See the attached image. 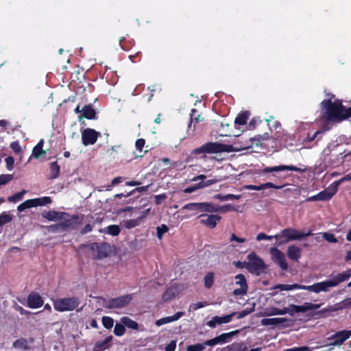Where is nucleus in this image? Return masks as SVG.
Here are the masks:
<instances>
[{
	"label": "nucleus",
	"instance_id": "f257e3e1",
	"mask_svg": "<svg viewBox=\"0 0 351 351\" xmlns=\"http://www.w3.org/2000/svg\"><path fill=\"white\" fill-rule=\"evenodd\" d=\"M321 105L322 119L326 122L323 126L324 130L330 128V122L339 123L351 117V107H344L341 101L335 98L333 95H328Z\"/></svg>",
	"mask_w": 351,
	"mask_h": 351
},
{
	"label": "nucleus",
	"instance_id": "f03ea898",
	"mask_svg": "<svg viewBox=\"0 0 351 351\" xmlns=\"http://www.w3.org/2000/svg\"><path fill=\"white\" fill-rule=\"evenodd\" d=\"M350 278H351V269L332 275L330 279L317 282L319 293L328 292L331 288L338 286L340 283L347 280Z\"/></svg>",
	"mask_w": 351,
	"mask_h": 351
},
{
	"label": "nucleus",
	"instance_id": "7ed1b4c3",
	"mask_svg": "<svg viewBox=\"0 0 351 351\" xmlns=\"http://www.w3.org/2000/svg\"><path fill=\"white\" fill-rule=\"evenodd\" d=\"M54 309L58 312L71 311L75 310L80 305L77 298H62L53 300Z\"/></svg>",
	"mask_w": 351,
	"mask_h": 351
},
{
	"label": "nucleus",
	"instance_id": "20e7f679",
	"mask_svg": "<svg viewBox=\"0 0 351 351\" xmlns=\"http://www.w3.org/2000/svg\"><path fill=\"white\" fill-rule=\"evenodd\" d=\"M245 267L251 273L259 274L265 270L266 265L261 257L254 252H251L247 255V262L245 263Z\"/></svg>",
	"mask_w": 351,
	"mask_h": 351
},
{
	"label": "nucleus",
	"instance_id": "39448f33",
	"mask_svg": "<svg viewBox=\"0 0 351 351\" xmlns=\"http://www.w3.org/2000/svg\"><path fill=\"white\" fill-rule=\"evenodd\" d=\"M278 237H281L285 239V242H287L289 241L294 240H300L304 237L311 235V231L308 230L307 232L304 233L299 230H297L293 228H286L280 231V234H278ZM284 241L280 243L279 244L283 243Z\"/></svg>",
	"mask_w": 351,
	"mask_h": 351
},
{
	"label": "nucleus",
	"instance_id": "423d86ee",
	"mask_svg": "<svg viewBox=\"0 0 351 351\" xmlns=\"http://www.w3.org/2000/svg\"><path fill=\"white\" fill-rule=\"evenodd\" d=\"M51 202V199L49 197L27 199L19 204L17 207V210L19 212H23L27 208L50 204Z\"/></svg>",
	"mask_w": 351,
	"mask_h": 351
},
{
	"label": "nucleus",
	"instance_id": "0eeeda50",
	"mask_svg": "<svg viewBox=\"0 0 351 351\" xmlns=\"http://www.w3.org/2000/svg\"><path fill=\"white\" fill-rule=\"evenodd\" d=\"M274 289H280V291H292L294 289H302L307 290L315 293H319L318 284L315 283L312 285L306 286L301 285L298 284H293V285H284V284H278L274 287Z\"/></svg>",
	"mask_w": 351,
	"mask_h": 351
},
{
	"label": "nucleus",
	"instance_id": "6e6552de",
	"mask_svg": "<svg viewBox=\"0 0 351 351\" xmlns=\"http://www.w3.org/2000/svg\"><path fill=\"white\" fill-rule=\"evenodd\" d=\"M91 250L96 252V257L98 258H106L111 255L114 252V247L108 243H93Z\"/></svg>",
	"mask_w": 351,
	"mask_h": 351
},
{
	"label": "nucleus",
	"instance_id": "1a4fd4ad",
	"mask_svg": "<svg viewBox=\"0 0 351 351\" xmlns=\"http://www.w3.org/2000/svg\"><path fill=\"white\" fill-rule=\"evenodd\" d=\"M271 258L274 263L278 265L282 270H287L288 264L285 255L282 252L276 247H271L269 250Z\"/></svg>",
	"mask_w": 351,
	"mask_h": 351
},
{
	"label": "nucleus",
	"instance_id": "9d476101",
	"mask_svg": "<svg viewBox=\"0 0 351 351\" xmlns=\"http://www.w3.org/2000/svg\"><path fill=\"white\" fill-rule=\"evenodd\" d=\"M100 133L91 128H86L82 132V141L84 145L88 146L96 143Z\"/></svg>",
	"mask_w": 351,
	"mask_h": 351
},
{
	"label": "nucleus",
	"instance_id": "9b49d317",
	"mask_svg": "<svg viewBox=\"0 0 351 351\" xmlns=\"http://www.w3.org/2000/svg\"><path fill=\"white\" fill-rule=\"evenodd\" d=\"M336 185L332 183L326 190L319 193L316 195L310 197L308 201H324L330 199L337 191Z\"/></svg>",
	"mask_w": 351,
	"mask_h": 351
},
{
	"label": "nucleus",
	"instance_id": "f8f14e48",
	"mask_svg": "<svg viewBox=\"0 0 351 351\" xmlns=\"http://www.w3.org/2000/svg\"><path fill=\"white\" fill-rule=\"evenodd\" d=\"M347 340V335L344 330L335 332L328 337L326 341V346H340Z\"/></svg>",
	"mask_w": 351,
	"mask_h": 351
},
{
	"label": "nucleus",
	"instance_id": "ddd939ff",
	"mask_svg": "<svg viewBox=\"0 0 351 351\" xmlns=\"http://www.w3.org/2000/svg\"><path fill=\"white\" fill-rule=\"evenodd\" d=\"M131 300L132 297L130 295H121L108 301L106 304V306L109 308H123L128 304Z\"/></svg>",
	"mask_w": 351,
	"mask_h": 351
},
{
	"label": "nucleus",
	"instance_id": "4468645a",
	"mask_svg": "<svg viewBox=\"0 0 351 351\" xmlns=\"http://www.w3.org/2000/svg\"><path fill=\"white\" fill-rule=\"evenodd\" d=\"M201 224L205 225L210 228H214L218 222L221 220V217L217 215H206L202 214L199 215Z\"/></svg>",
	"mask_w": 351,
	"mask_h": 351
},
{
	"label": "nucleus",
	"instance_id": "2eb2a0df",
	"mask_svg": "<svg viewBox=\"0 0 351 351\" xmlns=\"http://www.w3.org/2000/svg\"><path fill=\"white\" fill-rule=\"evenodd\" d=\"M235 313H232L222 317L214 316L207 322V326L211 328H215L217 326L230 323Z\"/></svg>",
	"mask_w": 351,
	"mask_h": 351
},
{
	"label": "nucleus",
	"instance_id": "dca6fc26",
	"mask_svg": "<svg viewBox=\"0 0 351 351\" xmlns=\"http://www.w3.org/2000/svg\"><path fill=\"white\" fill-rule=\"evenodd\" d=\"M298 171V172H304V169L298 168L295 166L293 165H278L275 167H265L263 170V173H271L276 171Z\"/></svg>",
	"mask_w": 351,
	"mask_h": 351
},
{
	"label": "nucleus",
	"instance_id": "f3484780",
	"mask_svg": "<svg viewBox=\"0 0 351 351\" xmlns=\"http://www.w3.org/2000/svg\"><path fill=\"white\" fill-rule=\"evenodd\" d=\"M269 138L270 136L267 133H265L263 135L256 136L255 137L250 138L249 142H247L243 146L238 148L237 150L249 149L254 145H258L259 144H261L262 142Z\"/></svg>",
	"mask_w": 351,
	"mask_h": 351
},
{
	"label": "nucleus",
	"instance_id": "a211bd4d",
	"mask_svg": "<svg viewBox=\"0 0 351 351\" xmlns=\"http://www.w3.org/2000/svg\"><path fill=\"white\" fill-rule=\"evenodd\" d=\"M34 343L33 338H19L16 339L13 343L12 346L18 350H29Z\"/></svg>",
	"mask_w": 351,
	"mask_h": 351
},
{
	"label": "nucleus",
	"instance_id": "6ab92c4d",
	"mask_svg": "<svg viewBox=\"0 0 351 351\" xmlns=\"http://www.w3.org/2000/svg\"><path fill=\"white\" fill-rule=\"evenodd\" d=\"M27 306L31 308H38L43 305L41 296L36 293H30L27 297Z\"/></svg>",
	"mask_w": 351,
	"mask_h": 351
},
{
	"label": "nucleus",
	"instance_id": "aec40b11",
	"mask_svg": "<svg viewBox=\"0 0 351 351\" xmlns=\"http://www.w3.org/2000/svg\"><path fill=\"white\" fill-rule=\"evenodd\" d=\"M219 151V145L217 143H206L193 151L195 154L214 153Z\"/></svg>",
	"mask_w": 351,
	"mask_h": 351
},
{
	"label": "nucleus",
	"instance_id": "412c9836",
	"mask_svg": "<svg viewBox=\"0 0 351 351\" xmlns=\"http://www.w3.org/2000/svg\"><path fill=\"white\" fill-rule=\"evenodd\" d=\"M289 319L286 317L264 318L261 321V325L265 326H276L287 322Z\"/></svg>",
	"mask_w": 351,
	"mask_h": 351
},
{
	"label": "nucleus",
	"instance_id": "4be33fe9",
	"mask_svg": "<svg viewBox=\"0 0 351 351\" xmlns=\"http://www.w3.org/2000/svg\"><path fill=\"white\" fill-rule=\"evenodd\" d=\"M42 216L49 221H57L58 220L64 219V217L67 216V215L64 213L49 210L43 212Z\"/></svg>",
	"mask_w": 351,
	"mask_h": 351
},
{
	"label": "nucleus",
	"instance_id": "5701e85b",
	"mask_svg": "<svg viewBox=\"0 0 351 351\" xmlns=\"http://www.w3.org/2000/svg\"><path fill=\"white\" fill-rule=\"evenodd\" d=\"M184 289V287L180 285H173L169 288L163 294L162 300L167 301L175 297L180 292Z\"/></svg>",
	"mask_w": 351,
	"mask_h": 351
},
{
	"label": "nucleus",
	"instance_id": "b1692460",
	"mask_svg": "<svg viewBox=\"0 0 351 351\" xmlns=\"http://www.w3.org/2000/svg\"><path fill=\"white\" fill-rule=\"evenodd\" d=\"M183 315L184 313L182 312H177L172 316L165 317L156 320L155 324L157 326H161L162 325L176 322Z\"/></svg>",
	"mask_w": 351,
	"mask_h": 351
},
{
	"label": "nucleus",
	"instance_id": "393cba45",
	"mask_svg": "<svg viewBox=\"0 0 351 351\" xmlns=\"http://www.w3.org/2000/svg\"><path fill=\"white\" fill-rule=\"evenodd\" d=\"M287 254L290 259L298 261L301 257V250L296 245H292L288 247Z\"/></svg>",
	"mask_w": 351,
	"mask_h": 351
},
{
	"label": "nucleus",
	"instance_id": "a878e982",
	"mask_svg": "<svg viewBox=\"0 0 351 351\" xmlns=\"http://www.w3.org/2000/svg\"><path fill=\"white\" fill-rule=\"evenodd\" d=\"M95 110L90 106H85L82 109V114L79 117V119L81 120L84 118L88 119H95Z\"/></svg>",
	"mask_w": 351,
	"mask_h": 351
},
{
	"label": "nucleus",
	"instance_id": "bb28decb",
	"mask_svg": "<svg viewBox=\"0 0 351 351\" xmlns=\"http://www.w3.org/2000/svg\"><path fill=\"white\" fill-rule=\"evenodd\" d=\"M112 339V336L110 335L102 341H97L94 346L93 351H104V350L109 347L110 343L111 342Z\"/></svg>",
	"mask_w": 351,
	"mask_h": 351
},
{
	"label": "nucleus",
	"instance_id": "cd10ccee",
	"mask_svg": "<svg viewBox=\"0 0 351 351\" xmlns=\"http://www.w3.org/2000/svg\"><path fill=\"white\" fill-rule=\"evenodd\" d=\"M273 315H282V309L276 307L265 308L258 314V317H270Z\"/></svg>",
	"mask_w": 351,
	"mask_h": 351
},
{
	"label": "nucleus",
	"instance_id": "c85d7f7f",
	"mask_svg": "<svg viewBox=\"0 0 351 351\" xmlns=\"http://www.w3.org/2000/svg\"><path fill=\"white\" fill-rule=\"evenodd\" d=\"M44 141L40 140L38 144L33 148L31 158H38L40 156L45 154L46 152L43 149Z\"/></svg>",
	"mask_w": 351,
	"mask_h": 351
},
{
	"label": "nucleus",
	"instance_id": "c756f323",
	"mask_svg": "<svg viewBox=\"0 0 351 351\" xmlns=\"http://www.w3.org/2000/svg\"><path fill=\"white\" fill-rule=\"evenodd\" d=\"M191 121L188 125L189 131L194 132L195 126L193 127L192 124L193 121L199 122L203 121V118L200 116V114H197V111L195 109H192L191 113L190 114Z\"/></svg>",
	"mask_w": 351,
	"mask_h": 351
},
{
	"label": "nucleus",
	"instance_id": "7c9ffc66",
	"mask_svg": "<svg viewBox=\"0 0 351 351\" xmlns=\"http://www.w3.org/2000/svg\"><path fill=\"white\" fill-rule=\"evenodd\" d=\"M120 322L124 325V326H126L128 328L132 329V330H138V324L136 322L132 320L128 317H122L120 319Z\"/></svg>",
	"mask_w": 351,
	"mask_h": 351
},
{
	"label": "nucleus",
	"instance_id": "2f4dec72",
	"mask_svg": "<svg viewBox=\"0 0 351 351\" xmlns=\"http://www.w3.org/2000/svg\"><path fill=\"white\" fill-rule=\"evenodd\" d=\"M141 223V218L138 217L136 219H131L123 221V226L128 229H131L139 226Z\"/></svg>",
	"mask_w": 351,
	"mask_h": 351
},
{
	"label": "nucleus",
	"instance_id": "473e14b6",
	"mask_svg": "<svg viewBox=\"0 0 351 351\" xmlns=\"http://www.w3.org/2000/svg\"><path fill=\"white\" fill-rule=\"evenodd\" d=\"M217 205L212 202H202V213H217Z\"/></svg>",
	"mask_w": 351,
	"mask_h": 351
},
{
	"label": "nucleus",
	"instance_id": "72a5a7b5",
	"mask_svg": "<svg viewBox=\"0 0 351 351\" xmlns=\"http://www.w3.org/2000/svg\"><path fill=\"white\" fill-rule=\"evenodd\" d=\"M183 210H189L191 211H195L196 213L202 212V202H194L185 204L182 207Z\"/></svg>",
	"mask_w": 351,
	"mask_h": 351
},
{
	"label": "nucleus",
	"instance_id": "f704fd0d",
	"mask_svg": "<svg viewBox=\"0 0 351 351\" xmlns=\"http://www.w3.org/2000/svg\"><path fill=\"white\" fill-rule=\"evenodd\" d=\"M239 332V330H234L229 332L222 333L218 337L220 339V341L222 344L228 343L231 341L233 336L237 335Z\"/></svg>",
	"mask_w": 351,
	"mask_h": 351
},
{
	"label": "nucleus",
	"instance_id": "c9c22d12",
	"mask_svg": "<svg viewBox=\"0 0 351 351\" xmlns=\"http://www.w3.org/2000/svg\"><path fill=\"white\" fill-rule=\"evenodd\" d=\"M60 173V167L56 162H53L50 165V178H56Z\"/></svg>",
	"mask_w": 351,
	"mask_h": 351
},
{
	"label": "nucleus",
	"instance_id": "e433bc0d",
	"mask_svg": "<svg viewBox=\"0 0 351 351\" xmlns=\"http://www.w3.org/2000/svg\"><path fill=\"white\" fill-rule=\"evenodd\" d=\"M206 178V176L204 175H199L198 176H196L192 179V181H197V180H202L201 184L202 185V187H206L208 186L213 184H215L217 181L215 180H209L206 182H203V180Z\"/></svg>",
	"mask_w": 351,
	"mask_h": 351
},
{
	"label": "nucleus",
	"instance_id": "4c0bfd02",
	"mask_svg": "<svg viewBox=\"0 0 351 351\" xmlns=\"http://www.w3.org/2000/svg\"><path fill=\"white\" fill-rule=\"evenodd\" d=\"M113 332L117 337L123 336L125 332L124 325L121 322L117 323L114 326Z\"/></svg>",
	"mask_w": 351,
	"mask_h": 351
},
{
	"label": "nucleus",
	"instance_id": "58836bf2",
	"mask_svg": "<svg viewBox=\"0 0 351 351\" xmlns=\"http://www.w3.org/2000/svg\"><path fill=\"white\" fill-rule=\"evenodd\" d=\"M26 193L27 191L23 189L21 192L8 197V200L10 202H17L23 198V196Z\"/></svg>",
	"mask_w": 351,
	"mask_h": 351
},
{
	"label": "nucleus",
	"instance_id": "ea45409f",
	"mask_svg": "<svg viewBox=\"0 0 351 351\" xmlns=\"http://www.w3.org/2000/svg\"><path fill=\"white\" fill-rule=\"evenodd\" d=\"M101 322L104 328L106 329H110L114 325V319L109 316H103L101 318Z\"/></svg>",
	"mask_w": 351,
	"mask_h": 351
},
{
	"label": "nucleus",
	"instance_id": "a19ab883",
	"mask_svg": "<svg viewBox=\"0 0 351 351\" xmlns=\"http://www.w3.org/2000/svg\"><path fill=\"white\" fill-rule=\"evenodd\" d=\"M12 220V216L8 213L3 212L0 215V226L10 222Z\"/></svg>",
	"mask_w": 351,
	"mask_h": 351
},
{
	"label": "nucleus",
	"instance_id": "79ce46f5",
	"mask_svg": "<svg viewBox=\"0 0 351 351\" xmlns=\"http://www.w3.org/2000/svg\"><path fill=\"white\" fill-rule=\"evenodd\" d=\"M204 286L206 288H210L213 284L214 281V274L210 272L207 274L204 277Z\"/></svg>",
	"mask_w": 351,
	"mask_h": 351
},
{
	"label": "nucleus",
	"instance_id": "37998d69",
	"mask_svg": "<svg viewBox=\"0 0 351 351\" xmlns=\"http://www.w3.org/2000/svg\"><path fill=\"white\" fill-rule=\"evenodd\" d=\"M106 232L112 236H117L120 232V228L117 225H111L106 228Z\"/></svg>",
	"mask_w": 351,
	"mask_h": 351
},
{
	"label": "nucleus",
	"instance_id": "c03bdc74",
	"mask_svg": "<svg viewBox=\"0 0 351 351\" xmlns=\"http://www.w3.org/2000/svg\"><path fill=\"white\" fill-rule=\"evenodd\" d=\"M247 120V116L245 114H241L236 117L234 124L235 125H243L246 123Z\"/></svg>",
	"mask_w": 351,
	"mask_h": 351
},
{
	"label": "nucleus",
	"instance_id": "a18cd8bd",
	"mask_svg": "<svg viewBox=\"0 0 351 351\" xmlns=\"http://www.w3.org/2000/svg\"><path fill=\"white\" fill-rule=\"evenodd\" d=\"M205 346L204 343L191 345L186 348V351H203L205 349Z\"/></svg>",
	"mask_w": 351,
	"mask_h": 351
},
{
	"label": "nucleus",
	"instance_id": "49530a36",
	"mask_svg": "<svg viewBox=\"0 0 351 351\" xmlns=\"http://www.w3.org/2000/svg\"><path fill=\"white\" fill-rule=\"evenodd\" d=\"M208 305L206 302H198L196 303L191 304L189 306V311H194L199 308H203Z\"/></svg>",
	"mask_w": 351,
	"mask_h": 351
},
{
	"label": "nucleus",
	"instance_id": "de8ad7c7",
	"mask_svg": "<svg viewBox=\"0 0 351 351\" xmlns=\"http://www.w3.org/2000/svg\"><path fill=\"white\" fill-rule=\"evenodd\" d=\"M169 228L165 224H162L161 226H158L156 228V234L158 239H162L163 234L167 232Z\"/></svg>",
	"mask_w": 351,
	"mask_h": 351
},
{
	"label": "nucleus",
	"instance_id": "09e8293b",
	"mask_svg": "<svg viewBox=\"0 0 351 351\" xmlns=\"http://www.w3.org/2000/svg\"><path fill=\"white\" fill-rule=\"evenodd\" d=\"M235 279H236L237 285H240V287H241L243 288L245 287V288L247 289V286L246 281H245V278L243 275L239 274V275L236 276Z\"/></svg>",
	"mask_w": 351,
	"mask_h": 351
},
{
	"label": "nucleus",
	"instance_id": "8fccbe9b",
	"mask_svg": "<svg viewBox=\"0 0 351 351\" xmlns=\"http://www.w3.org/2000/svg\"><path fill=\"white\" fill-rule=\"evenodd\" d=\"M296 305L291 304L288 307H285L282 309V315L285 314H289L290 315H293L294 313H298L297 311L294 308Z\"/></svg>",
	"mask_w": 351,
	"mask_h": 351
},
{
	"label": "nucleus",
	"instance_id": "3c124183",
	"mask_svg": "<svg viewBox=\"0 0 351 351\" xmlns=\"http://www.w3.org/2000/svg\"><path fill=\"white\" fill-rule=\"evenodd\" d=\"M13 179V176L11 174H1L0 175V186L5 184Z\"/></svg>",
	"mask_w": 351,
	"mask_h": 351
},
{
	"label": "nucleus",
	"instance_id": "603ef678",
	"mask_svg": "<svg viewBox=\"0 0 351 351\" xmlns=\"http://www.w3.org/2000/svg\"><path fill=\"white\" fill-rule=\"evenodd\" d=\"M204 344L208 346H215L218 344L221 345L222 343L220 341L219 337L217 336L213 339L206 340L204 341Z\"/></svg>",
	"mask_w": 351,
	"mask_h": 351
},
{
	"label": "nucleus",
	"instance_id": "864d4df0",
	"mask_svg": "<svg viewBox=\"0 0 351 351\" xmlns=\"http://www.w3.org/2000/svg\"><path fill=\"white\" fill-rule=\"evenodd\" d=\"M231 210H233V207L230 204L224 206H219L218 204L217 205V213H224Z\"/></svg>",
	"mask_w": 351,
	"mask_h": 351
},
{
	"label": "nucleus",
	"instance_id": "5fc2aeb1",
	"mask_svg": "<svg viewBox=\"0 0 351 351\" xmlns=\"http://www.w3.org/2000/svg\"><path fill=\"white\" fill-rule=\"evenodd\" d=\"M202 185L201 182H199L197 184H195L191 186L187 187L184 190V192L186 193H191L192 192H194L199 189H202Z\"/></svg>",
	"mask_w": 351,
	"mask_h": 351
},
{
	"label": "nucleus",
	"instance_id": "6e6d98bb",
	"mask_svg": "<svg viewBox=\"0 0 351 351\" xmlns=\"http://www.w3.org/2000/svg\"><path fill=\"white\" fill-rule=\"evenodd\" d=\"M273 238H278V235H274V236H269V235H267L264 233H258L257 235H256V240L257 241H262V240H271V239Z\"/></svg>",
	"mask_w": 351,
	"mask_h": 351
},
{
	"label": "nucleus",
	"instance_id": "4d7b16f0",
	"mask_svg": "<svg viewBox=\"0 0 351 351\" xmlns=\"http://www.w3.org/2000/svg\"><path fill=\"white\" fill-rule=\"evenodd\" d=\"M254 306H255V304H253V306L252 308H246V309L242 311L241 312H240L238 314L237 318L241 319V318L245 317L246 315L250 314L251 313H252L254 311Z\"/></svg>",
	"mask_w": 351,
	"mask_h": 351
},
{
	"label": "nucleus",
	"instance_id": "13d9d810",
	"mask_svg": "<svg viewBox=\"0 0 351 351\" xmlns=\"http://www.w3.org/2000/svg\"><path fill=\"white\" fill-rule=\"evenodd\" d=\"M322 237L330 243H337V240L335 235L331 233L324 232L322 233Z\"/></svg>",
	"mask_w": 351,
	"mask_h": 351
},
{
	"label": "nucleus",
	"instance_id": "bf43d9fd",
	"mask_svg": "<svg viewBox=\"0 0 351 351\" xmlns=\"http://www.w3.org/2000/svg\"><path fill=\"white\" fill-rule=\"evenodd\" d=\"M303 305L306 311L309 310L318 309L320 307V304H313L311 302H305Z\"/></svg>",
	"mask_w": 351,
	"mask_h": 351
},
{
	"label": "nucleus",
	"instance_id": "052dcab7",
	"mask_svg": "<svg viewBox=\"0 0 351 351\" xmlns=\"http://www.w3.org/2000/svg\"><path fill=\"white\" fill-rule=\"evenodd\" d=\"M351 180V173H348V175L342 177L341 179H339L337 181L333 182L332 183L336 185L337 189H338L339 185L346 181H350Z\"/></svg>",
	"mask_w": 351,
	"mask_h": 351
},
{
	"label": "nucleus",
	"instance_id": "680f3d73",
	"mask_svg": "<svg viewBox=\"0 0 351 351\" xmlns=\"http://www.w3.org/2000/svg\"><path fill=\"white\" fill-rule=\"evenodd\" d=\"M6 163V167L8 170L11 171L13 169L14 163V159L12 156H8L5 160Z\"/></svg>",
	"mask_w": 351,
	"mask_h": 351
},
{
	"label": "nucleus",
	"instance_id": "e2e57ef3",
	"mask_svg": "<svg viewBox=\"0 0 351 351\" xmlns=\"http://www.w3.org/2000/svg\"><path fill=\"white\" fill-rule=\"evenodd\" d=\"M10 147L12 149L14 153L19 154L21 152V147L18 141L12 142L10 144Z\"/></svg>",
	"mask_w": 351,
	"mask_h": 351
},
{
	"label": "nucleus",
	"instance_id": "0e129e2a",
	"mask_svg": "<svg viewBox=\"0 0 351 351\" xmlns=\"http://www.w3.org/2000/svg\"><path fill=\"white\" fill-rule=\"evenodd\" d=\"M145 141L144 139L143 138H139L136 141V143H135V146H136V149L139 151V152H141L142 151V149L143 147H144L145 145Z\"/></svg>",
	"mask_w": 351,
	"mask_h": 351
},
{
	"label": "nucleus",
	"instance_id": "69168bd1",
	"mask_svg": "<svg viewBox=\"0 0 351 351\" xmlns=\"http://www.w3.org/2000/svg\"><path fill=\"white\" fill-rule=\"evenodd\" d=\"M283 351H311V350H310V348L307 346H302L298 348H289Z\"/></svg>",
	"mask_w": 351,
	"mask_h": 351
},
{
	"label": "nucleus",
	"instance_id": "338daca9",
	"mask_svg": "<svg viewBox=\"0 0 351 351\" xmlns=\"http://www.w3.org/2000/svg\"><path fill=\"white\" fill-rule=\"evenodd\" d=\"M176 347V341H171L167 346L165 347V351H175Z\"/></svg>",
	"mask_w": 351,
	"mask_h": 351
},
{
	"label": "nucleus",
	"instance_id": "774afa93",
	"mask_svg": "<svg viewBox=\"0 0 351 351\" xmlns=\"http://www.w3.org/2000/svg\"><path fill=\"white\" fill-rule=\"evenodd\" d=\"M247 289L245 288V287L243 288L241 287L239 289H234V291H233V293L235 295H243V294H245L247 293Z\"/></svg>",
	"mask_w": 351,
	"mask_h": 351
}]
</instances>
